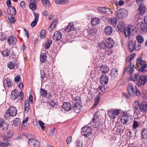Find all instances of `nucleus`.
<instances>
[{"instance_id":"obj_1","label":"nucleus","mask_w":147,"mask_h":147,"mask_svg":"<svg viewBox=\"0 0 147 147\" xmlns=\"http://www.w3.org/2000/svg\"><path fill=\"white\" fill-rule=\"evenodd\" d=\"M125 24L123 22H121L119 23L117 25V28L121 32L124 31V33L126 37H128L129 38L131 35V32L132 30L131 28V26H128L126 28H125Z\"/></svg>"},{"instance_id":"obj_2","label":"nucleus","mask_w":147,"mask_h":147,"mask_svg":"<svg viewBox=\"0 0 147 147\" xmlns=\"http://www.w3.org/2000/svg\"><path fill=\"white\" fill-rule=\"evenodd\" d=\"M136 65L139 70L142 71L143 73L147 71V64L140 57L138 58L137 59Z\"/></svg>"},{"instance_id":"obj_3","label":"nucleus","mask_w":147,"mask_h":147,"mask_svg":"<svg viewBox=\"0 0 147 147\" xmlns=\"http://www.w3.org/2000/svg\"><path fill=\"white\" fill-rule=\"evenodd\" d=\"M127 90L128 94L131 97H134L135 94L138 97L140 95V92L139 90L137 88L136 86H135L134 88L132 84H129L128 85Z\"/></svg>"},{"instance_id":"obj_4","label":"nucleus","mask_w":147,"mask_h":147,"mask_svg":"<svg viewBox=\"0 0 147 147\" xmlns=\"http://www.w3.org/2000/svg\"><path fill=\"white\" fill-rule=\"evenodd\" d=\"M17 113L16 109L14 107H10L4 114V117L6 119H9L11 117L15 116Z\"/></svg>"},{"instance_id":"obj_5","label":"nucleus","mask_w":147,"mask_h":147,"mask_svg":"<svg viewBox=\"0 0 147 147\" xmlns=\"http://www.w3.org/2000/svg\"><path fill=\"white\" fill-rule=\"evenodd\" d=\"M122 123L127 125L129 124L132 121V116L127 113H124L121 119Z\"/></svg>"},{"instance_id":"obj_6","label":"nucleus","mask_w":147,"mask_h":147,"mask_svg":"<svg viewBox=\"0 0 147 147\" xmlns=\"http://www.w3.org/2000/svg\"><path fill=\"white\" fill-rule=\"evenodd\" d=\"M128 48L129 51L132 53L134 50H138L141 48L140 45H137V43L136 41L134 42L130 40L128 42Z\"/></svg>"},{"instance_id":"obj_7","label":"nucleus","mask_w":147,"mask_h":147,"mask_svg":"<svg viewBox=\"0 0 147 147\" xmlns=\"http://www.w3.org/2000/svg\"><path fill=\"white\" fill-rule=\"evenodd\" d=\"M128 14V12L126 9H121L118 10L116 13V17L121 19L126 17Z\"/></svg>"},{"instance_id":"obj_8","label":"nucleus","mask_w":147,"mask_h":147,"mask_svg":"<svg viewBox=\"0 0 147 147\" xmlns=\"http://www.w3.org/2000/svg\"><path fill=\"white\" fill-rule=\"evenodd\" d=\"M108 113L111 119H114L119 114V111L117 109H111L108 111Z\"/></svg>"},{"instance_id":"obj_9","label":"nucleus","mask_w":147,"mask_h":147,"mask_svg":"<svg viewBox=\"0 0 147 147\" xmlns=\"http://www.w3.org/2000/svg\"><path fill=\"white\" fill-rule=\"evenodd\" d=\"M92 132L91 128L88 127H85L82 128L81 131L82 135L87 137L89 136Z\"/></svg>"},{"instance_id":"obj_10","label":"nucleus","mask_w":147,"mask_h":147,"mask_svg":"<svg viewBox=\"0 0 147 147\" xmlns=\"http://www.w3.org/2000/svg\"><path fill=\"white\" fill-rule=\"evenodd\" d=\"M28 144L30 147H39L40 145L39 142L34 138L29 139Z\"/></svg>"},{"instance_id":"obj_11","label":"nucleus","mask_w":147,"mask_h":147,"mask_svg":"<svg viewBox=\"0 0 147 147\" xmlns=\"http://www.w3.org/2000/svg\"><path fill=\"white\" fill-rule=\"evenodd\" d=\"M147 82V76H140L139 79L137 81L138 86H140L142 85H144Z\"/></svg>"},{"instance_id":"obj_12","label":"nucleus","mask_w":147,"mask_h":147,"mask_svg":"<svg viewBox=\"0 0 147 147\" xmlns=\"http://www.w3.org/2000/svg\"><path fill=\"white\" fill-rule=\"evenodd\" d=\"M7 41L9 45H14L16 44L17 40L13 35H10L7 38Z\"/></svg>"},{"instance_id":"obj_13","label":"nucleus","mask_w":147,"mask_h":147,"mask_svg":"<svg viewBox=\"0 0 147 147\" xmlns=\"http://www.w3.org/2000/svg\"><path fill=\"white\" fill-rule=\"evenodd\" d=\"M97 9L100 11L107 14H111L113 12L112 9L104 7H98Z\"/></svg>"},{"instance_id":"obj_14","label":"nucleus","mask_w":147,"mask_h":147,"mask_svg":"<svg viewBox=\"0 0 147 147\" xmlns=\"http://www.w3.org/2000/svg\"><path fill=\"white\" fill-rule=\"evenodd\" d=\"M140 113L145 112L147 110V102L143 101L140 103Z\"/></svg>"},{"instance_id":"obj_15","label":"nucleus","mask_w":147,"mask_h":147,"mask_svg":"<svg viewBox=\"0 0 147 147\" xmlns=\"http://www.w3.org/2000/svg\"><path fill=\"white\" fill-rule=\"evenodd\" d=\"M140 104L138 100H135L133 103V107L135 113L138 115L140 113Z\"/></svg>"},{"instance_id":"obj_16","label":"nucleus","mask_w":147,"mask_h":147,"mask_svg":"<svg viewBox=\"0 0 147 147\" xmlns=\"http://www.w3.org/2000/svg\"><path fill=\"white\" fill-rule=\"evenodd\" d=\"M105 43L106 47L111 48L113 47L115 44V42L111 38H108L105 40Z\"/></svg>"},{"instance_id":"obj_17","label":"nucleus","mask_w":147,"mask_h":147,"mask_svg":"<svg viewBox=\"0 0 147 147\" xmlns=\"http://www.w3.org/2000/svg\"><path fill=\"white\" fill-rule=\"evenodd\" d=\"M108 78L106 75H101L100 78V82L102 85L108 83Z\"/></svg>"},{"instance_id":"obj_18","label":"nucleus","mask_w":147,"mask_h":147,"mask_svg":"<svg viewBox=\"0 0 147 147\" xmlns=\"http://www.w3.org/2000/svg\"><path fill=\"white\" fill-rule=\"evenodd\" d=\"M81 107L80 104H73V110L76 113H78L80 112Z\"/></svg>"},{"instance_id":"obj_19","label":"nucleus","mask_w":147,"mask_h":147,"mask_svg":"<svg viewBox=\"0 0 147 147\" xmlns=\"http://www.w3.org/2000/svg\"><path fill=\"white\" fill-rule=\"evenodd\" d=\"M61 34L60 32L56 31L54 33L53 38L54 40L58 41L61 39Z\"/></svg>"},{"instance_id":"obj_20","label":"nucleus","mask_w":147,"mask_h":147,"mask_svg":"<svg viewBox=\"0 0 147 147\" xmlns=\"http://www.w3.org/2000/svg\"><path fill=\"white\" fill-rule=\"evenodd\" d=\"M13 135V132L12 130L8 131L7 134L3 137V140L5 141H8L9 139Z\"/></svg>"},{"instance_id":"obj_21","label":"nucleus","mask_w":147,"mask_h":147,"mask_svg":"<svg viewBox=\"0 0 147 147\" xmlns=\"http://www.w3.org/2000/svg\"><path fill=\"white\" fill-rule=\"evenodd\" d=\"M19 96V92L18 90H14L11 92V99L15 100Z\"/></svg>"},{"instance_id":"obj_22","label":"nucleus","mask_w":147,"mask_h":147,"mask_svg":"<svg viewBox=\"0 0 147 147\" xmlns=\"http://www.w3.org/2000/svg\"><path fill=\"white\" fill-rule=\"evenodd\" d=\"M62 107L64 110L66 111H69L71 110L72 109L70 103L67 102H64L63 103Z\"/></svg>"},{"instance_id":"obj_23","label":"nucleus","mask_w":147,"mask_h":147,"mask_svg":"<svg viewBox=\"0 0 147 147\" xmlns=\"http://www.w3.org/2000/svg\"><path fill=\"white\" fill-rule=\"evenodd\" d=\"M7 12L10 15H15L16 14V10L15 7L13 6L7 9Z\"/></svg>"},{"instance_id":"obj_24","label":"nucleus","mask_w":147,"mask_h":147,"mask_svg":"<svg viewBox=\"0 0 147 147\" xmlns=\"http://www.w3.org/2000/svg\"><path fill=\"white\" fill-rule=\"evenodd\" d=\"M100 70L103 73H106L109 71V68L107 65H103L101 66Z\"/></svg>"},{"instance_id":"obj_25","label":"nucleus","mask_w":147,"mask_h":147,"mask_svg":"<svg viewBox=\"0 0 147 147\" xmlns=\"http://www.w3.org/2000/svg\"><path fill=\"white\" fill-rule=\"evenodd\" d=\"M137 27L139 30L141 31H144L146 30L145 24L142 22L138 23L137 25Z\"/></svg>"},{"instance_id":"obj_26","label":"nucleus","mask_w":147,"mask_h":147,"mask_svg":"<svg viewBox=\"0 0 147 147\" xmlns=\"http://www.w3.org/2000/svg\"><path fill=\"white\" fill-rule=\"evenodd\" d=\"M74 29V27L73 23H69L66 29H65V31L66 32H69L73 30Z\"/></svg>"},{"instance_id":"obj_27","label":"nucleus","mask_w":147,"mask_h":147,"mask_svg":"<svg viewBox=\"0 0 147 147\" xmlns=\"http://www.w3.org/2000/svg\"><path fill=\"white\" fill-rule=\"evenodd\" d=\"M113 30L110 26H107L104 29V32L106 34L110 35L113 32Z\"/></svg>"},{"instance_id":"obj_28","label":"nucleus","mask_w":147,"mask_h":147,"mask_svg":"<svg viewBox=\"0 0 147 147\" xmlns=\"http://www.w3.org/2000/svg\"><path fill=\"white\" fill-rule=\"evenodd\" d=\"M97 30L95 28L88 29L87 30V32L89 36H94Z\"/></svg>"},{"instance_id":"obj_29","label":"nucleus","mask_w":147,"mask_h":147,"mask_svg":"<svg viewBox=\"0 0 147 147\" xmlns=\"http://www.w3.org/2000/svg\"><path fill=\"white\" fill-rule=\"evenodd\" d=\"M58 22V19L57 18H56L53 21L50 25L49 28V30L50 32L52 31L53 29L55 27L56 25L57 24Z\"/></svg>"},{"instance_id":"obj_30","label":"nucleus","mask_w":147,"mask_h":147,"mask_svg":"<svg viewBox=\"0 0 147 147\" xmlns=\"http://www.w3.org/2000/svg\"><path fill=\"white\" fill-rule=\"evenodd\" d=\"M100 20L98 18H93L91 21L92 25L93 26L97 25L100 22Z\"/></svg>"},{"instance_id":"obj_31","label":"nucleus","mask_w":147,"mask_h":147,"mask_svg":"<svg viewBox=\"0 0 147 147\" xmlns=\"http://www.w3.org/2000/svg\"><path fill=\"white\" fill-rule=\"evenodd\" d=\"M136 39L138 43L137 44V45H140L141 47V44L144 41L143 37L141 35H138L136 37Z\"/></svg>"},{"instance_id":"obj_32","label":"nucleus","mask_w":147,"mask_h":147,"mask_svg":"<svg viewBox=\"0 0 147 147\" xmlns=\"http://www.w3.org/2000/svg\"><path fill=\"white\" fill-rule=\"evenodd\" d=\"M111 76L112 78H114L118 76V70L116 68L112 69L111 71Z\"/></svg>"},{"instance_id":"obj_33","label":"nucleus","mask_w":147,"mask_h":147,"mask_svg":"<svg viewBox=\"0 0 147 147\" xmlns=\"http://www.w3.org/2000/svg\"><path fill=\"white\" fill-rule=\"evenodd\" d=\"M73 104H81V102L79 96H76L73 98Z\"/></svg>"},{"instance_id":"obj_34","label":"nucleus","mask_w":147,"mask_h":147,"mask_svg":"<svg viewBox=\"0 0 147 147\" xmlns=\"http://www.w3.org/2000/svg\"><path fill=\"white\" fill-rule=\"evenodd\" d=\"M141 137L144 139H147V129H143L141 132Z\"/></svg>"},{"instance_id":"obj_35","label":"nucleus","mask_w":147,"mask_h":147,"mask_svg":"<svg viewBox=\"0 0 147 147\" xmlns=\"http://www.w3.org/2000/svg\"><path fill=\"white\" fill-rule=\"evenodd\" d=\"M146 9L145 8L144 5H140L139 8V13L141 15H142L144 13Z\"/></svg>"},{"instance_id":"obj_36","label":"nucleus","mask_w":147,"mask_h":147,"mask_svg":"<svg viewBox=\"0 0 147 147\" xmlns=\"http://www.w3.org/2000/svg\"><path fill=\"white\" fill-rule=\"evenodd\" d=\"M40 61L42 63L45 62L46 60V53H42L40 55Z\"/></svg>"},{"instance_id":"obj_37","label":"nucleus","mask_w":147,"mask_h":147,"mask_svg":"<svg viewBox=\"0 0 147 147\" xmlns=\"http://www.w3.org/2000/svg\"><path fill=\"white\" fill-rule=\"evenodd\" d=\"M24 110L27 113L28 112L30 109L29 103L28 100L24 102Z\"/></svg>"},{"instance_id":"obj_38","label":"nucleus","mask_w":147,"mask_h":147,"mask_svg":"<svg viewBox=\"0 0 147 147\" xmlns=\"http://www.w3.org/2000/svg\"><path fill=\"white\" fill-rule=\"evenodd\" d=\"M97 46L98 48L101 50L104 49L105 47H106L105 42H102L98 44Z\"/></svg>"},{"instance_id":"obj_39","label":"nucleus","mask_w":147,"mask_h":147,"mask_svg":"<svg viewBox=\"0 0 147 147\" xmlns=\"http://www.w3.org/2000/svg\"><path fill=\"white\" fill-rule=\"evenodd\" d=\"M52 41L50 40H49L46 42L45 46V49H48L50 47L52 43Z\"/></svg>"},{"instance_id":"obj_40","label":"nucleus","mask_w":147,"mask_h":147,"mask_svg":"<svg viewBox=\"0 0 147 147\" xmlns=\"http://www.w3.org/2000/svg\"><path fill=\"white\" fill-rule=\"evenodd\" d=\"M136 55L135 53H133L130 55L128 57V58L126 59V62H129L130 61H131L135 57Z\"/></svg>"},{"instance_id":"obj_41","label":"nucleus","mask_w":147,"mask_h":147,"mask_svg":"<svg viewBox=\"0 0 147 147\" xmlns=\"http://www.w3.org/2000/svg\"><path fill=\"white\" fill-rule=\"evenodd\" d=\"M41 96L42 97H45L47 94V91L42 88L40 89V92Z\"/></svg>"},{"instance_id":"obj_42","label":"nucleus","mask_w":147,"mask_h":147,"mask_svg":"<svg viewBox=\"0 0 147 147\" xmlns=\"http://www.w3.org/2000/svg\"><path fill=\"white\" fill-rule=\"evenodd\" d=\"M117 20L115 18H112L110 20L109 22L113 26H115L116 25L117 23Z\"/></svg>"},{"instance_id":"obj_43","label":"nucleus","mask_w":147,"mask_h":147,"mask_svg":"<svg viewBox=\"0 0 147 147\" xmlns=\"http://www.w3.org/2000/svg\"><path fill=\"white\" fill-rule=\"evenodd\" d=\"M29 8L33 11L36 10V5L33 2H31L29 5Z\"/></svg>"},{"instance_id":"obj_44","label":"nucleus","mask_w":147,"mask_h":147,"mask_svg":"<svg viewBox=\"0 0 147 147\" xmlns=\"http://www.w3.org/2000/svg\"><path fill=\"white\" fill-rule=\"evenodd\" d=\"M98 91L100 94L102 95L105 92V88L102 86H99L98 89Z\"/></svg>"},{"instance_id":"obj_45","label":"nucleus","mask_w":147,"mask_h":147,"mask_svg":"<svg viewBox=\"0 0 147 147\" xmlns=\"http://www.w3.org/2000/svg\"><path fill=\"white\" fill-rule=\"evenodd\" d=\"M20 121L19 118H16L13 121V124L16 126H18L20 124Z\"/></svg>"},{"instance_id":"obj_46","label":"nucleus","mask_w":147,"mask_h":147,"mask_svg":"<svg viewBox=\"0 0 147 147\" xmlns=\"http://www.w3.org/2000/svg\"><path fill=\"white\" fill-rule=\"evenodd\" d=\"M9 51L8 50H4L1 52L2 54L4 57L8 56L9 54Z\"/></svg>"},{"instance_id":"obj_47","label":"nucleus","mask_w":147,"mask_h":147,"mask_svg":"<svg viewBox=\"0 0 147 147\" xmlns=\"http://www.w3.org/2000/svg\"><path fill=\"white\" fill-rule=\"evenodd\" d=\"M5 81L6 82V84L7 87L9 88L11 87L13 85V84L11 83L10 80L8 78L6 79Z\"/></svg>"},{"instance_id":"obj_48","label":"nucleus","mask_w":147,"mask_h":147,"mask_svg":"<svg viewBox=\"0 0 147 147\" xmlns=\"http://www.w3.org/2000/svg\"><path fill=\"white\" fill-rule=\"evenodd\" d=\"M42 2L44 6L49 7L50 6V2L48 0H42Z\"/></svg>"},{"instance_id":"obj_49","label":"nucleus","mask_w":147,"mask_h":147,"mask_svg":"<svg viewBox=\"0 0 147 147\" xmlns=\"http://www.w3.org/2000/svg\"><path fill=\"white\" fill-rule=\"evenodd\" d=\"M100 96L99 95L98 96L94 98L95 103L93 107H96L99 103L100 100Z\"/></svg>"},{"instance_id":"obj_50","label":"nucleus","mask_w":147,"mask_h":147,"mask_svg":"<svg viewBox=\"0 0 147 147\" xmlns=\"http://www.w3.org/2000/svg\"><path fill=\"white\" fill-rule=\"evenodd\" d=\"M140 76L138 74H135L134 76H131V78L132 80L134 81H137L138 80V78H140Z\"/></svg>"},{"instance_id":"obj_51","label":"nucleus","mask_w":147,"mask_h":147,"mask_svg":"<svg viewBox=\"0 0 147 147\" xmlns=\"http://www.w3.org/2000/svg\"><path fill=\"white\" fill-rule=\"evenodd\" d=\"M112 53L113 51L112 50L109 48V49H105V55H110L111 54H112Z\"/></svg>"},{"instance_id":"obj_52","label":"nucleus","mask_w":147,"mask_h":147,"mask_svg":"<svg viewBox=\"0 0 147 147\" xmlns=\"http://www.w3.org/2000/svg\"><path fill=\"white\" fill-rule=\"evenodd\" d=\"M10 143L8 142H3L0 141V146L1 147H7L9 146Z\"/></svg>"},{"instance_id":"obj_53","label":"nucleus","mask_w":147,"mask_h":147,"mask_svg":"<svg viewBox=\"0 0 147 147\" xmlns=\"http://www.w3.org/2000/svg\"><path fill=\"white\" fill-rule=\"evenodd\" d=\"M115 129L117 132V134H121L123 132V130L121 129L120 126L115 127Z\"/></svg>"},{"instance_id":"obj_54","label":"nucleus","mask_w":147,"mask_h":147,"mask_svg":"<svg viewBox=\"0 0 147 147\" xmlns=\"http://www.w3.org/2000/svg\"><path fill=\"white\" fill-rule=\"evenodd\" d=\"M7 66L10 69H13L15 67V64L12 62H9L7 63Z\"/></svg>"},{"instance_id":"obj_55","label":"nucleus","mask_w":147,"mask_h":147,"mask_svg":"<svg viewBox=\"0 0 147 147\" xmlns=\"http://www.w3.org/2000/svg\"><path fill=\"white\" fill-rule=\"evenodd\" d=\"M96 121L95 119V116L94 115V117L92 119V121L90 122V123L93 126L94 128L96 127H98V124H97V123H95Z\"/></svg>"},{"instance_id":"obj_56","label":"nucleus","mask_w":147,"mask_h":147,"mask_svg":"<svg viewBox=\"0 0 147 147\" xmlns=\"http://www.w3.org/2000/svg\"><path fill=\"white\" fill-rule=\"evenodd\" d=\"M131 65L130 63L128 65V67L125 68L124 70V72H129L130 73L131 69Z\"/></svg>"},{"instance_id":"obj_57","label":"nucleus","mask_w":147,"mask_h":147,"mask_svg":"<svg viewBox=\"0 0 147 147\" xmlns=\"http://www.w3.org/2000/svg\"><path fill=\"white\" fill-rule=\"evenodd\" d=\"M34 16V20L38 22L39 19V14L38 13L33 12Z\"/></svg>"},{"instance_id":"obj_58","label":"nucleus","mask_w":147,"mask_h":147,"mask_svg":"<svg viewBox=\"0 0 147 147\" xmlns=\"http://www.w3.org/2000/svg\"><path fill=\"white\" fill-rule=\"evenodd\" d=\"M4 121H5L3 123L2 126L1 128L3 130H6L8 128V124L7 123H5Z\"/></svg>"},{"instance_id":"obj_59","label":"nucleus","mask_w":147,"mask_h":147,"mask_svg":"<svg viewBox=\"0 0 147 147\" xmlns=\"http://www.w3.org/2000/svg\"><path fill=\"white\" fill-rule=\"evenodd\" d=\"M46 35V32L45 30H42L40 34V37L42 39Z\"/></svg>"},{"instance_id":"obj_60","label":"nucleus","mask_w":147,"mask_h":147,"mask_svg":"<svg viewBox=\"0 0 147 147\" xmlns=\"http://www.w3.org/2000/svg\"><path fill=\"white\" fill-rule=\"evenodd\" d=\"M8 19L11 23H14L16 21L14 17H12L11 15L8 16Z\"/></svg>"},{"instance_id":"obj_61","label":"nucleus","mask_w":147,"mask_h":147,"mask_svg":"<svg viewBox=\"0 0 147 147\" xmlns=\"http://www.w3.org/2000/svg\"><path fill=\"white\" fill-rule=\"evenodd\" d=\"M6 37V34L3 33H2L0 34V40L1 41L4 40H5Z\"/></svg>"},{"instance_id":"obj_62","label":"nucleus","mask_w":147,"mask_h":147,"mask_svg":"<svg viewBox=\"0 0 147 147\" xmlns=\"http://www.w3.org/2000/svg\"><path fill=\"white\" fill-rule=\"evenodd\" d=\"M38 123L40 125L41 129L42 131H44L45 130L44 123L40 120L38 121Z\"/></svg>"},{"instance_id":"obj_63","label":"nucleus","mask_w":147,"mask_h":147,"mask_svg":"<svg viewBox=\"0 0 147 147\" xmlns=\"http://www.w3.org/2000/svg\"><path fill=\"white\" fill-rule=\"evenodd\" d=\"M76 147H82V142L80 140H78L76 141Z\"/></svg>"},{"instance_id":"obj_64","label":"nucleus","mask_w":147,"mask_h":147,"mask_svg":"<svg viewBox=\"0 0 147 147\" xmlns=\"http://www.w3.org/2000/svg\"><path fill=\"white\" fill-rule=\"evenodd\" d=\"M138 125V122L136 121H134L133 127L134 128H136L137 127Z\"/></svg>"}]
</instances>
